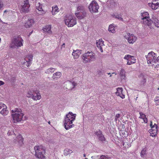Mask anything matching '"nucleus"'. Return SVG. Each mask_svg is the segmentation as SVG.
Returning <instances> with one entry per match:
<instances>
[{
    "label": "nucleus",
    "instance_id": "nucleus-17",
    "mask_svg": "<svg viewBox=\"0 0 159 159\" xmlns=\"http://www.w3.org/2000/svg\"><path fill=\"white\" fill-rule=\"evenodd\" d=\"M32 98L33 99L35 100H39L40 99L41 96L40 93L37 90H35L34 93H33L32 95Z\"/></svg>",
    "mask_w": 159,
    "mask_h": 159
},
{
    "label": "nucleus",
    "instance_id": "nucleus-46",
    "mask_svg": "<svg viewBox=\"0 0 159 159\" xmlns=\"http://www.w3.org/2000/svg\"><path fill=\"white\" fill-rule=\"evenodd\" d=\"M99 139L102 141H105V138L104 136L102 134L100 136H99Z\"/></svg>",
    "mask_w": 159,
    "mask_h": 159
},
{
    "label": "nucleus",
    "instance_id": "nucleus-21",
    "mask_svg": "<svg viewBox=\"0 0 159 159\" xmlns=\"http://www.w3.org/2000/svg\"><path fill=\"white\" fill-rule=\"evenodd\" d=\"M148 4L153 10L159 9V3L158 2H157L155 4H154L152 2L149 3Z\"/></svg>",
    "mask_w": 159,
    "mask_h": 159
},
{
    "label": "nucleus",
    "instance_id": "nucleus-14",
    "mask_svg": "<svg viewBox=\"0 0 159 159\" xmlns=\"http://www.w3.org/2000/svg\"><path fill=\"white\" fill-rule=\"evenodd\" d=\"M51 25H47L44 26L43 29V32L45 34H48L49 35L52 34V32L51 30Z\"/></svg>",
    "mask_w": 159,
    "mask_h": 159
},
{
    "label": "nucleus",
    "instance_id": "nucleus-41",
    "mask_svg": "<svg viewBox=\"0 0 159 159\" xmlns=\"http://www.w3.org/2000/svg\"><path fill=\"white\" fill-rule=\"evenodd\" d=\"M85 11L84 7L82 5H79L77 7V12Z\"/></svg>",
    "mask_w": 159,
    "mask_h": 159
},
{
    "label": "nucleus",
    "instance_id": "nucleus-52",
    "mask_svg": "<svg viewBox=\"0 0 159 159\" xmlns=\"http://www.w3.org/2000/svg\"><path fill=\"white\" fill-rule=\"evenodd\" d=\"M4 84V82L2 81H0V86L3 85Z\"/></svg>",
    "mask_w": 159,
    "mask_h": 159
},
{
    "label": "nucleus",
    "instance_id": "nucleus-19",
    "mask_svg": "<svg viewBox=\"0 0 159 159\" xmlns=\"http://www.w3.org/2000/svg\"><path fill=\"white\" fill-rule=\"evenodd\" d=\"M86 12L85 11L77 12L75 13L76 16L80 19H81L84 18L85 16Z\"/></svg>",
    "mask_w": 159,
    "mask_h": 159
},
{
    "label": "nucleus",
    "instance_id": "nucleus-51",
    "mask_svg": "<svg viewBox=\"0 0 159 159\" xmlns=\"http://www.w3.org/2000/svg\"><path fill=\"white\" fill-rule=\"evenodd\" d=\"M120 116V114H117L115 116V117L118 118H119Z\"/></svg>",
    "mask_w": 159,
    "mask_h": 159
},
{
    "label": "nucleus",
    "instance_id": "nucleus-54",
    "mask_svg": "<svg viewBox=\"0 0 159 159\" xmlns=\"http://www.w3.org/2000/svg\"><path fill=\"white\" fill-rule=\"evenodd\" d=\"M151 127V129H153V130L156 129V130H157H157H158V129H157L156 128L155 129V128H153L152 127Z\"/></svg>",
    "mask_w": 159,
    "mask_h": 159
},
{
    "label": "nucleus",
    "instance_id": "nucleus-15",
    "mask_svg": "<svg viewBox=\"0 0 159 159\" xmlns=\"http://www.w3.org/2000/svg\"><path fill=\"white\" fill-rule=\"evenodd\" d=\"M96 44L97 47L99 49L101 52H103L102 47L104 45V42L102 39H99L96 41Z\"/></svg>",
    "mask_w": 159,
    "mask_h": 159
},
{
    "label": "nucleus",
    "instance_id": "nucleus-28",
    "mask_svg": "<svg viewBox=\"0 0 159 159\" xmlns=\"http://www.w3.org/2000/svg\"><path fill=\"white\" fill-rule=\"evenodd\" d=\"M142 19L143 20V22L144 24L148 26H149L151 25L152 21L150 20V17Z\"/></svg>",
    "mask_w": 159,
    "mask_h": 159
},
{
    "label": "nucleus",
    "instance_id": "nucleus-9",
    "mask_svg": "<svg viewBox=\"0 0 159 159\" xmlns=\"http://www.w3.org/2000/svg\"><path fill=\"white\" fill-rule=\"evenodd\" d=\"M125 38L127 39L129 43L133 44L135 42L137 39L136 37L133 34L129 33H126L124 35Z\"/></svg>",
    "mask_w": 159,
    "mask_h": 159
},
{
    "label": "nucleus",
    "instance_id": "nucleus-1",
    "mask_svg": "<svg viewBox=\"0 0 159 159\" xmlns=\"http://www.w3.org/2000/svg\"><path fill=\"white\" fill-rule=\"evenodd\" d=\"M66 116L64 122V125L65 129L68 130L74 126L73 121L75 120L76 114L70 112Z\"/></svg>",
    "mask_w": 159,
    "mask_h": 159
},
{
    "label": "nucleus",
    "instance_id": "nucleus-11",
    "mask_svg": "<svg viewBox=\"0 0 159 159\" xmlns=\"http://www.w3.org/2000/svg\"><path fill=\"white\" fill-rule=\"evenodd\" d=\"M8 113L7 106L2 102H0V113L5 116L7 115Z\"/></svg>",
    "mask_w": 159,
    "mask_h": 159
},
{
    "label": "nucleus",
    "instance_id": "nucleus-34",
    "mask_svg": "<svg viewBox=\"0 0 159 159\" xmlns=\"http://www.w3.org/2000/svg\"><path fill=\"white\" fill-rule=\"evenodd\" d=\"M157 131L156 129L153 130V129H150L148 130L150 134V135L152 137L156 135Z\"/></svg>",
    "mask_w": 159,
    "mask_h": 159
},
{
    "label": "nucleus",
    "instance_id": "nucleus-18",
    "mask_svg": "<svg viewBox=\"0 0 159 159\" xmlns=\"http://www.w3.org/2000/svg\"><path fill=\"white\" fill-rule=\"evenodd\" d=\"M81 50L79 49L73 50L72 53V55L73 56L74 59H77L79 58L80 55L81 54Z\"/></svg>",
    "mask_w": 159,
    "mask_h": 159
},
{
    "label": "nucleus",
    "instance_id": "nucleus-5",
    "mask_svg": "<svg viewBox=\"0 0 159 159\" xmlns=\"http://www.w3.org/2000/svg\"><path fill=\"white\" fill-rule=\"evenodd\" d=\"M24 40L20 36H16L12 40L10 47L12 48H18L23 45Z\"/></svg>",
    "mask_w": 159,
    "mask_h": 159
},
{
    "label": "nucleus",
    "instance_id": "nucleus-12",
    "mask_svg": "<svg viewBox=\"0 0 159 159\" xmlns=\"http://www.w3.org/2000/svg\"><path fill=\"white\" fill-rule=\"evenodd\" d=\"M30 7V5L29 4V0L24 1L21 8V11L25 13L28 12L29 11V9Z\"/></svg>",
    "mask_w": 159,
    "mask_h": 159
},
{
    "label": "nucleus",
    "instance_id": "nucleus-23",
    "mask_svg": "<svg viewBox=\"0 0 159 159\" xmlns=\"http://www.w3.org/2000/svg\"><path fill=\"white\" fill-rule=\"evenodd\" d=\"M34 23V21L33 19L28 20L25 23V26L26 28H30Z\"/></svg>",
    "mask_w": 159,
    "mask_h": 159
},
{
    "label": "nucleus",
    "instance_id": "nucleus-63",
    "mask_svg": "<svg viewBox=\"0 0 159 159\" xmlns=\"http://www.w3.org/2000/svg\"><path fill=\"white\" fill-rule=\"evenodd\" d=\"M108 75H110V73H108Z\"/></svg>",
    "mask_w": 159,
    "mask_h": 159
},
{
    "label": "nucleus",
    "instance_id": "nucleus-4",
    "mask_svg": "<svg viewBox=\"0 0 159 159\" xmlns=\"http://www.w3.org/2000/svg\"><path fill=\"white\" fill-rule=\"evenodd\" d=\"M95 54L92 52L88 51L83 54L82 59L84 63H87L94 61L95 59Z\"/></svg>",
    "mask_w": 159,
    "mask_h": 159
},
{
    "label": "nucleus",
    "instance_id": "nucleus-30",
    "mask_svg": "<svg viewBox=\"0 0 159 159\" xmlns=\"http://www.w3.org/2000/svg\"><path fill=\"white\" fill-rule=\"evenodd\" d=\"M58 8L57 6L52 7V15H56L58 12Z\"/></svg>",
    "mask_w": 159,
    "mask_h": 159
},
{
    "label": "nucleus",
    "instance_id": "nucleus-53",
    "mask_svg": "<svg viewBox=\"0 0 159 159\" xmlns=\"http://www.w3.org/2000/svg\"><path fill=\"white\" fill-rule=\"evenodd\" d=\"M3 4L1 3V2H0V10L1 8L2 7Z\"/></svg>",
    "mask_w": 159,
    "mask_h": 159
},
{
    "label": "nucleus",
    "instance_id": "nucleus-57",
    "mask_svg": "<svg viewBox=\"0 0 159 159\" xmlns=\"http://www.w3.org/2000/svg\"><path fill=\"white\" fill-rule=\"evenodd\" d=\"M118 118H116V117H115V121H117V119Z\"/></svg>",
    "mask_w": 159,
    "mask_h": 159
},
{
    "label": "nucleus",
    "instance_id": "nucleus-33",
    "mask_svg": "<svg viewBox=\"0 0 159 159\" xmlns=\"http://www.w3.org/2000/svg\"><path fill=\"white\" fill-rule=\"evenodd\" d=\"M33 58V55H30L26 57L25 58V60L26 61L31 62V61H32Z\"/></svg>",
    "mask_w": 159,
    "mask_h": 159
},
{
    "label": "nucleus",
    "instance_id": "nucleus-10",
    "mask_svg": "<svg viewBox=\"0 0 159 159\" xmlns=\"http://www.w3.org/2000/svg\"><path fill=\"white\" fill-rule=\"evenodd\" d=\"M156 54L153 52H151L148 53L146 57L147 61L148 64H151L154 63L155 59L156 58Z\"/></svg>",
    "mask_w": 159,
    "mask_h": 159
},
{
    "label": "nucleus",
    "instance_id": "nucleus-38",
    "mask_svg": "<svg viewBox=\"0 0 159 159\" xmlns=\"http://www.w3.org/2000/svg\"><path fill=\"white\" fill-rule=\"evenodd\" d=\"M153 63H155L156 65L155 68H159V56L157 57L156 59H155Z\"/></svg>",
    "mask_w": 159,
    "mask_h": 159
},
{
    "label": "nucleus",
    "instance_id": "nucleus-48",
    "mask_svg": "<svg viewBox=\"0 0 159 159\" xmlns=\"http://www.w3.org/2000/svg\"><path fill=\"white\" fill-rule=\"evenodd\" d=\"M102 134V132L100 130H99L98 131H96L95 132V134L98 137L101 135Z\"/></svg>",
    "mask_w": 159,
    "mask_h": 159
},
{
    "label": "nucleus",
    "instance_id": "nucleus-35",
    "mask_svg": "<svg viewBox=\"0 0 159 159\" xmlns=\"http://www.w3.org/2000/svg\"><path fill=\"white\" fill-rule=\"evenodd\" d=\"M111 15L114 17H115L116 18H117L119 20H121V21L123 20V19L121 17V15L120 14H112Z\"/></svg>",
    "mask_w": 159,
    "mask_h": 159
},
{
    "label": "nucleus",
    "instance_id": "nucleus-29",
    "mask_svg": "<svg viewBox=\"0 0 159 159\" xmlns=\"http://www.w3.org/2000/svg\"><path fill=\"white\" fill-rule=\"evenodd\" d=\"M139 114L140 115L139 118L143 120L144 123H147L148 122V120L146 117V116L142 112H140Z\"/></svg>",
    "mask_w": 159,
    "mask_h": 159
},
{
    "label": "nucleus",
    "instance_id": "nucleus-13",
    "mask_svg": "<svg viewBox=\"0 0 159 159\" xmlns=\"http://www.w3.org/2000/svg\"><path fill=\"white\" fill-rule=\"evenodd\" d=\"M124 58L127 60L128 61L127 64L128 65H131L136 62V59L134 56L130 55H126L125 56Z\"/></svg>",
    "mask_w": 159,
    "mask_h": 159
},
{
    "label": "nucleus",
    "instance_id": "nucleus-64",
    "mask_svg": "<svg viewBox=\"0 0 159 159\" xmlns=\"http://www.w3.org/2000/svg\"><path fill=\"white\" fill-rule=\"evenodd\" d=\"M157 89H158V90H159V88H157Z\"/></svg>",
    "mask_w": 159,
    "mask_h": 159
},
{
    "label": "nucleus",
    "instance_id": "nucleus-3",
    "mask_svg": "<svg viewBox=\"0 0 159 159\" xmlns=\"http://www.w3.org/2000/svg\"><path fill=\"white\" fill-rule=\"evenodd\" d=\"M35 157L39 159H45V151L42 146H35L34 147Z\"/></svg>",
    "mask_w": 159,
    "mask_h": 159
},
{
    "label": "nucleus",
    "instance_id": "nucleus-37",
    "mask_svg": "<svg viewBox=\"0 0 159 159\" xmlns=\"http://www.w3.org/2000/svg\"><path fill=\"white\" fill-rule=\"evenodd\" d=\"M153 63H155L156 65L155 68H159V56L157 57L156 59H155Z\"/></svg>",
    "mask_w": 159,
    "mask_h": 159
},
{
    "label": "nucleus",
    "instance_id": "nucleus-45",
    "mask_svg": "<svg viewBox=\"0 0 159 159\" xmlns=\"http://www.w3.org/2000/svg\"><path fill=\"white\" fill-rule=\"evenodd\" d=\"M154 102L156 105H159V97H156L155 98Z\"/></svg>",
    "mask_w": 159,
    "mask_h": 159
},
{
    "label": "nucleus",
    "instance_id": "nucleus-22",
    "mask_svg": "<svg viewBox=\"0 0 159 159\" xmlns=\"http://www.w3.org/2000/svg\"><path fill=\"white\" fill-rule=\"evenodd\" d=\"M125 73L126 72L125 70L124 69L122 68L119 72V75L121 80H125Z\"/></svg>",
    "mask_w": 159,
    "mask_h": 159
},
{
    "label": "nucleus",
    "instance_id": "nucleus-62",
    "mask_svg": "<svg viewBox=\"0 0 159 159\" xmlns=\"http://www.w3.org/2000/svg\"><path fill=\"white\" fill-rule=\"evenodd\" d=\"M114 4H116V5L118 4V3H115V2H114Z\"/></svg>",
    "mask_w": 159,
    "mask_h": 159
},
{
    "label": "nucleus",
    "instance_id": "nucleus-26",
    "mask_svg": "<svg viewBox=\"0 0 159 159\" xmlns=\"http://www.w3.org/2000/svg\"><path fill=\"white\" fill-rule=\"evenodd\" d=\"M7 135L8 136H12L14 139L16 135L14 131V129L12 128L10 129L8 132Z\"/></svg>",
    "mask_w": 159,
    "mask_h": 159
},
{
    "label": "nucleus",
    "instance_id": "nucleus-58",
    "mask_svg": "<svg viewBox=\"0 0 159 159\" xmlns=\"http://www.w3.org/2000/svg\"><path fill=\"white\" fill-rule=\"evenodd\" d=\"M115 74V75H116L117 74L116 73H115L114 72L112 73V74Z\"/></svg>",
    "mask_w": 159,
    "mask_h": 159
},
{
    "label": "nucleus",
    "instance_id": "nucleus-24",
    "mask_svg": "<svg viewBox=\"0 0 159 159\" xmlns=\"http://www.w3.org/2000/svg\"><path fill=\"white\" fill-rule=\"evenodd\" d=\"M67 83L66 85H67V87H68V88L67 87V89H71L72 88H74L77 85L76 83L74 82H69Z\"/></svg>",
    "mask_w": 159,
    "mask_h": 159
},
{
    "label": "nucleus",
    "instance_id": "nucleus-55",
    "mask_svg": "<svg viewBox=\"0 0 159 159\" xmlns=\"http://www.w3.org/2000/svg\"><path fill=\"white\" fill-rule=\"evenodd\" d=\"M62 47L65 48V43H63L62 45Z\"/></svg>",
    "mask_w": 159,
    "mask_h": 159
},
{
    "label": "nucleus",
    "instance_id": "nucleus-49",
    "mask_svg": "<svg viewBox=\"0 0 159 159\" xmlns=\"http://www.w3.org/2000/svg\"><path fill=\"white\" fill-rule=\"evenodd\" d=\"M150 126L151 127H152L153 128H156L158 129V126L156 124H154V125H153L152 124V122L151 121L150 124Z\"/></svg>",
    "mask_w": 159,
    "mask_h": 159
},
{
    "label": "nucleus",
    "instance_id": "nucleus-50",
    "mask_svg": "<svg viewBox=\"0 0 159 159\" xmlns=\"http://www.w3.org/2000/svg\"><path fill=\"white\" fill-rule=\"evenodd\" d=\"M99 159H110L109 158L106 157L105 156L102 155L101 156Z\"/></svg>",
    "mask_w": 159,
    "mask_h": 159
},
{
    "label": "nucleus",
    "instance_id": "nucleus-44",
    "mask_svg": "<svg viewBox=\"0 0 159 159\" xmlns=\"http://www.w3.org/2000/svg\"><path fill=\"white\" fill-rule=\"evenodd\" d=\"M31 62H30L28 61L24 62L23 63V65L24 67H29L31 64Z\"/></svg>",
    "mask_w": 159,
    "mask_h": 159
},
{
    "label": "nucleus",
    "instance_id": "nucleus-6",
    "mask_svg": "<svg viewBox=\"0 0 159 159\" xmlns=\"http://www.w3.org/2000/svg\"><path fill=\"white\" fill-rule=\"evenodd\" d=\"M64 21L65 24L68 27H73L77 23L76 19L72 15H69L66 17Z\"/></svg>",
    "mask_w": 159,
    "mask_h": 159
},
{
    "label": "nucleus",
    "instance_id": "nucleus-36",
    "mask_svg": "<svg viewBox=\"0 0 159 159\" xmlns=\"http://www.w3.org/2000/svg\"><path fill=\"white\" fill-rule=\"evenodd\" d=\"M55 69L53 68H50L47 69L45 71V73L46 74H49L52 73L55 70Z\"/></svg>",
    "mask_w": 159,
    "mask_h": 159
},
{
    "label": "nucleus",
    "instance_id": "nucleus-2",
    "mask_svg": "<svg viewBox=\"0 0 159 159\" xmlns=\"http://www.w3.org/2000/svg\"><path fill=\"white\" fill-rule=\"evenodd\" d=\"M11 112L12 113H14L11 115L13 122L16 123L22 120L24 114L21 112L20 109L15 108L12 110Z\"/></svg>",
    "mask_w": 159,
    "mask_h": 159
},
{
    "label": "nucleus",
    "instance_id": "nucleus-42",
    "mask_svg": "<svg viewBox=\"0 0 159 159\" xmlns=\"http://www.w3.org/2000/svg\"><path fill=\"white\" fill-rule=\"evenodd\" d=\"M142 19H146L149 17V14L148 12H145L142 13Z\"/></svg>",
    "mask_w": 159,
    "mask_h": 159
},
{
    "label": "nucleus",
    "instance_id": "nucleus-60",
    "mask_svg": "<svg viewBox=\"0 0 159 159\" xmlns=\"http://www.w3.org/2000/svg\"><path fill=\"white\" fill-rule=\"evenodd\" d=\"M84 157H86V155L85 154H84Z\"/></svg>",
    "mask_w": 159,
    "mask_h": 159
},
{
    "label": "nucleus",
    "instance_id": "nucleus-27",
    "mask_svg": "<svg viewBox=\"0 0 159 159\" xmlns=\"http://www.w3.org/2000/svg\"><path fill=\"white\" fill-rule=\"evenodd\" d=\"M116 27L114 26V24H112L109 25L108 30L110 32L114 33L116 32Z\"/></svg>",
    "mask_w": 159,
    "mask_h": 159
},
{
    "label": "nucleus",
    "instance_id": "nucleus-25",
    "mask_svg": "<svg viewBox=\"0 0 159 159\" xmlns=\"http://www.w3.org/2000/svg\"><path fill=\"white\" fill-rule=\"evenodd\" d=\"M43 5L40 2L37 4L36 6V9L39 11L41 12L42 14L45 13V12L42 8Z\"/></svg>",
    "mask_w": 159,
    "mask_h": 159
},
{
    "label": "nucleus",
    "instance_id": "nucleus-39",
    "mask_svg": "<svg viewBox=\"0 0 159 159\" xmlns=\"http://www.w3.org/2000/svg\"><path fill=\"white\" fill-rule=\"evenodd\" d=\"M153 63H155L156 65L155 68H159V56L157 57L156 59H155Z\"/></svg>",
    "mask_w": 159,
    "mask_h": 159
},
{
    "label": "nucleus",
    "instance_id": "nucleus-40",
    "mask_svg": "<svg viewBox=\"0 0 159 159\" xmlns=\"http://www.w3.org/2000/svg\"><path fill=\"white\" fill-rule=\"evenodd\" d=\"M72 152L73 151L72 150L68 148L66 149L64 151V154L65 155H67L72 153Z\"/></svg>",
    "mask_w": 159,
    "mask_h": 159
},
{
    "label": "nucleus",
    "instance_id": "nucleus-20",
    "mask_svg": "<svg viewBox=\"0 0 159 159\" xmlns=\"http://www.w3.org/2000/svg\"><path fill=\"white\" fill-rule=\"evenodd\" d=\"M123 89L122 88H119L117 89V91L116 93V95L120 97L122 99L125 98V95L122 94Z\"/></svg>",
    "mask_w": 159,
    "mask_h": 159
},
{
    "label": "nucleus",
    "instance_id": "nucleus-56",
    "mask_svg": "<svg viewBox=\"0 0 159 159\" xmlns=\"http://www.w3.org/2000/svg\"><path fill=\"white\" fill-rule=\"evenodd\" d=\"M33 31H32L31 32H30L28 35L29 36L33 33Z\"/></svg>",
    "mask_w": 159,
    "mask_h": 159
},
{
    "label": "nucleus",
    "instance_id": "nucleus-31",
    "mask_svg": "<svg viewBox=\"0 0 159 159\" xmlns=\"http://www.w3.org/2000/svg\"><path fill=\"white\" fill-rule=\"evenodd\" d=\"M35 90H33V89H30L28 92L27 96L28 98H31L33 96V93L35 91Z\"/></svg>",
    "mask_w": 159,
    "mask_h": 159
},
{
    "label": "nucleus",
    "instance_id": "nucleus-8",
    "mask_svg": "<svg viewBox=\"0 0 159 159\" xmlns=\"http://www.w3.org/2000/svg\"><path fill=\"white\" fill-rule=\"evenodd\" d=\"M89 8L91 13H96L98 12L99 6L97 2L93 0L90 4Z\"/></svg>",
    "mask_w": 159,
    "mask_h": 159
},
{
    "label": "nucleus",
    "instance_id": "nucleus-16",
    "mask_svg": "<svg viewBox=\"0 0 159 159\" xmlns=\"http://www.w3.org/2000/svg\"><path fill=\"white\" fill-rule=\"evenodd\" d=\"M138 77L140 81V84L141 85H144L146 82V78L144 75L142 73H141Z\"/></svg>",
    "mask_w": 159,
    "mask_h": 159
},
{
    "label": "nucleus",
    "instance_id": "nucleus-61",
    "mask_svg": "<svg viewBox=\"0 0 159 159\" xmlns=\"http://www.w3.org/2000/svg\"><path fill=\"white\" fill-rule=\"evenodd\" d=\"M7 11L6 10H5L4 11V13H5Z\"/></svg>",
    "mask_w": 159,
    "mask_h": 159
},
{
    "label": "nucleus",
    "instance_id": "nucleus-32",
    "mask_svg": "<svg viewBox=\"0 0 159 159\" xmlns=\"http://www.w3.org/2000/svg\"><path fill=\"white\" fill-rule=\"evenodd\" d=\"M61 75V73L59 72H57L53 74L52 78L53 79H57L59 78Z\"/></svg>",
    "mask_w": 159,
    "mask_h": 159
},
{
    "label": "nucleus",
    "instance_id": "nucleus-43",
    "mask_svg": "<svg viewBox=\"0 0 159 159\" xmlns=\"http://www.w3.org/2000/svg\"><path fill=\"white\" fill-rule=\"evenodd\" d=\"M152 22L155 25L156 27H159V20H158L157 19L155 18L153 20Z\"/></svg>",
    "mask_w": 159,
    "mask_h": 159
},
{
    "label": "nucleus",
    "instance_id": "nucleus-47",
    "mask_svg": "<svg viewBox=\"0 0 159 159\" xmlns=\"http://www.w3.org/2000/svg\"><path fill=\"white\" fill-rule=\"evenodd\" d=\"M146 149L145 148L143 149L141 153V157H143L146 154Z\"/></svg>",
    "mask_w": 159,
    "mask_h": 159
},
{
    "label": "nucleus",
    "instance_id": "nucleus-7",
    "mask_svg": "<svg viewBox=\"0 0 159 159\" xmlns=\"http://www.w3.org/2000/svg\"><path fill=\"white\" fill-rule=\"evenodd\" d=\"M23 140L22 135L19 134L13 140V141L15 146L20 148L23 145Z\"/></svg>",
    "mask_w": 159,
    "mask_h": 159
},
{
    "label": "nucleus",
    "instance_id": "nucleus-59",
    "mask_svg": "<svg viewBox=\"0 0 159 159\" xmlns=\"http://www.w3.org/2000/svg\"><path fill=\"white\" fill-rule=\"evenodd\" d=\"M48 123L49 124H50V121H49L48 122Z\"/></svg>",
    "mask_w": 159,
    "mask_h": 159
}]
</instances>
